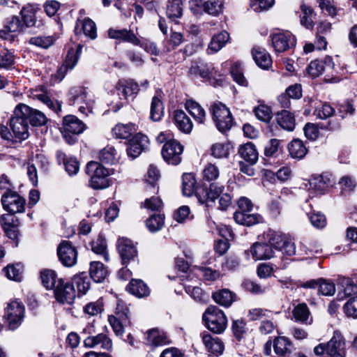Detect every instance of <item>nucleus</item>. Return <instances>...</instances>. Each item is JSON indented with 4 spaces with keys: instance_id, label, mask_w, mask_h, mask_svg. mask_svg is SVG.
I'll list each match as a JSON object with an SVG mask.
<instances>
[{
    "instance_id": "nucleus-21",
    "label": "nucleus",
    "mask_w": 357,
    "mask_h": 357,
    "mask_svg": "<svg viewBox=\"0 0 357 357\" xmlns=\"http://www.w3.org/2000/svg\"><path fill=\"white\" fill-rule=\"evenodd\" d=\"M14 213L3 214L0 217V223L7 236L13 240L17 239L19 234V220Z\"/></svg>"
},
{
    "instance_id": "nucleus-4",
    "label": "nucleus",
    "mask_w": 357,
    "mask_h": 357,
    "mask_svg": "<svg viewBox=\"0 0 357 357\" xmlns=\"http://www.w3.org/2000/svg\"><path fill=\"white\" fill-rule=\"evenodd\" d=\"M86 173L90 177V185L92 188L101 190L109 186V170L102 164L95 161L88 162Z\"/></svg>"
},
{
    "instance_id": "nucleus-59",
    "label": "nucleus",
    "mask_w": 357,
    "mask_h": 357,
    "mask_svg": "<svg viewBox=\"0 0 357 357\" xmlns=\"http://www.w3.org/2000/svg\"><path fill=\"white\" fill-rule=\"evenodd\" d=\"M223 3L219 0H209L204 3V10L211 15H218L222 12Z\"/></svg>"
},
{
    "instance_id": "nucleus-32",
    "label": "nucleus",
    "mask_w": 357,
    "mask_h": 357,
    "mask_svg": "<svg viewBox=\"0 0 357 357\" xmlns=\"http://www.w3.org/2000/svg\"><path fill=\"white\" fill-rule=\"evenodd\" d=\"M238 154L244 160L251 165L255 164L258 160V152L255 146L251 142L240 146Z\"/></svg>"
},
{
    "instance_id": "nucleus-22",
    "label": "nucleus",
    "mask_w": 357,
    "mask_h": 357,
    "mask_svg": "<svg viewBox=\"0 0 357 357\" xmlns=\"http://www.w3.org/2000/svg\"><path fill=\"white\" fill-rule=\"evenodd\" d=\"M86 128L85 124L74 115H67L63 119L62 130L63 132L79 135Z\"/></svg>"
},
{
    "instance_id": "nucleus-47",
    "label": "nucleus",
    "mask_w": 357,
    "mask_h": 357,
    "mask_svg": "<svg viewBox=\"0 0 357 357\" xmlns=\"http://www.w3.org/2000/svg\"><path fill=\"white\" fill-rule=\"evenodd\" d=\"M26 107L30 110L29 114L27 115L28 121L33 126H41L47 121L46 116L39 110L33 109L28 105Z\"/></svg>"
},
{
    "instance_id": "nucleus-64",
    "label": "nucleus",
    "mask_w": 357,
    "mask_h": 357,
    "mask_svg": "<svg viewBox=\"0 0 357 357\" xmlns=\"http://www.w3.org/2000/svg\"><path fill=\"white\" fill-rule=\"evenodd\" d=\"M185 291L197 302L206 303L208 300V296L204 294L202 289L199 287L186 286Z\"/></svg>"
},
{
    "instance_id": "nucleus-36",
    "label": "nucleus",
    "mask_w": 357,
    "mask_h": 357,
    "mask_svg": "<svg viewBox=\"0 0 357 357\" xmlns=\"http://www.w3.org/2000/svg\"><path fill=\"white\" fill-rule=\"evenodd\" d=\"M277 122L284 130L292 131L295 128L294 115L287 109H283L277 114Z\"/></svg>"
},
{
    "instance_id": "nucleus-31",
    "label": "nucleus",
    "mask_w": 357,
    "mask_h": 357,
    "mask_svg": "<svg viewBox=\"0 0 357 357\" xmlns=\"http://www.w3.org/2000/svg\"><path fill=\"white\" fill-rule=\"evenodd\" d=\"M184 0H167L166 14L169 19L176 22L183 15Z\"/></svg>"
},
{
    "instance_id": "nucleus-52",
    "label": "nucleus",
    "mask_w": 357,
    "mask_h": 357,
    "mask_svg": "<svg viewBox=\"0 0 357 357\" xmlns=\"http://www.w3.org/2000/svg\"><path fill=\"white\" fill-rule=\"evenodd\" d=\"M92 251L97 255H102L106 261H108L109 256L107 252V243L105 239L99 236L96 240L91 243Z\"/></svg>"
},
{
    "instance_id": "nucleus-6",
    "label": "nucleus",
    "mask_w": 357,
    "mask_h": 357,
    "mask_svg": "<svg viewBox=\"0 0 357 357\" xmlns=\"http://www.w3.org/2000/svg\"><path fill=\"white\" fill-rule=\"evenodd\" d=\"M203 321L205 322L206 327L214 333H222L227 324L226 315L216 306L211 305L207 307L204 312Z\"/></svg>"
},
{
    "instance_id": "nucleus-8",
    "label": "nucleus",
    "mask_w": 357,
    "mask_h": 357,
    "mask_svg": "<svg viewBox=\"0 0 357 357\" xmlns=\"http://www.w3.org/2000/svg\"><path fill=\"white\" fill-rule=\"evenodd\" d=\"M25 307L19 300H13L7 304L3 318L10 330H15L22 323Z\"/></svg>"
},
{
    "instance_id": "nucleus-37",
    "label": "nucleus",
    "mask_w": 357,
    "mask_h": 357,
    "mask_svg": "<svg viewBox=\"0 0 357 357\" xmlns=\"http://www.w3.org/2000/svg\"><path fill=\"white\" fill-rule=\"evenodd\" d=\"M212 298L216 303L229 307L235 301L236 295L229 289H223L213 293Z\"/></svg>"
},
{
    "instance_id": "nucleus-28",
    "label": "nucleus",
    "mask_w": 357,
    "mask_h": 357,
    "mask_svg": "<svg viewBox=\"0 0 357 357\" xmlns=\"http://www.w3.org/2000/svg\"><path fill=\"white\" fill-rule=\"evenodd\" d=\"M108 36L112 39L121 40L133 45L139 44V39L131 31L126 29H109L108 30Z\"/></svg>"
},
{
    "instance_id": "nucleus-25",
    "label": "nucleus",
    "mask_w": 357,
    "mask_h": 357,
    "mask_svg": "<svg viewBox=\"0 0 357 357\" xmlns=\"http://www.w3.org/2000/svg\"><path fill=\"white\" fill-rule=\"evenodd\" d=\"M333 66L332 59L326 57L324 61L314 60L311 61L306 70L312 77H317L324 71L331 69Z\"/></svg>"
},
{
    "instance_id": "nucleus-3",
    "label": "nucleus",
    "mask_w": 357,
    "mask_h": 357,
    "mask_svg": "<svg viewBox=\"0 0 357 357\" xmlns=\"http://www.w3.org/2000/svg\"><path fill=\"white\" fill-rule=\"evenodd\" d=\"M30 110L25 104H19L15 108L13 114L10 119V126L14 136L20 139L24 140L29 137V121L27 115Z\"/></svg>"
},
{
    "instance_id": "nucleus-7",
    "label": "nucleus",
    "mask_w": 357,
    "mask_h": 357,
    "mask_svg": "<svg viewBox=\"0 0 357 357\" xmlns=\"http://www.w3.org/2000/svg\"><path fill=\"white\" fill-rule=\"evenodd\" d=\"M211 112L213 119L218 130L225 132L233 125V118L229 109L222 102H215L211 105Z\"/></svg>"
},
{
    "instance_id": "nucleus-10",
    "label": "nucleus",
    "mask_w": 357,
    "mask_h": 357,
    "mask_svg": "<svg viewBox=\"0 0 357 357\" xmlns=\"http://www.w3.org/2000/svg\"><path fill=\"white\" fill-rule=\"evenodd\" d=\"M1 203L3 208L10 213L24 211L25 199L14 191L6 192L1 197Z\"/></svg>"
},
{
    "instance_id": "nucleus-54",
    "label": "nucleus",
    "mask_w": 357,
    "mask_h": 357,
    "mask_svg": "<svg viewBox=\"0 0 357 357\" xmlns=\"http://www.w3.org/2000/svg\"><path fill=\"white\" fill-rule=\"evenodd\" d=\"M314 114L317 118L324 120L332 116L335 114V109L330 104L324 102L316 107Z\"/></svg>"
},
{
    "instance_id": "nucleus-49",
    "label": "nucleus",
    "mask_w": 357,
    "mask_h": 357,
    "mask_svg": "<svg viewBox=\"0 0 357 357\" xmlns=\"http://www.w3.org/2000/svg\"><path fill=\"white\" fill-rule=\"evenodd\" d=\"M57 156L59 158L63 160L66 171L69 175H75L77 173L79 170V163L75 158H66V154L61 151L57 152Z\"/></svg>"
},
{
    "instance_id": "nucleus-2",
    "label": "nucleus",
    "mask_w": 357,
    "mask_h": 357,
    "mask_svg": "<svg viewBox=\"0 0 357 357\" xmlns=\"http://www.w3.org/2000/svg\"><path fill=\"white\" fill-rule=\"evenodd\" d=\"M314 353L321 357H346V340L340 331H335L327 343H321L314 348Z\"/></svg>"
},
{
    "instance_id": "nucleus-20",
    "label": "nucleus",
    "mask_w": 357,
    "mask_h": 357,
    "mask_svg": "<svg viewBox=\"0 0 357 357\" xmlns=\"http://www.w3.org/2000/svg\"><path fill=\"white\" fill-rule=\"evenodd\" d=\"M271 40L275 50L278 52H284L295 44L294 37L289 31L273 33Z\"/></svg>"
},
{
    "instance_id": "nucleus-26",
    "label": "nucleus",
    "mask_w": 357,
    "mask_h": 357,
    "mask_svg": "<svg viewBox=\"0 0 357 357\" xmlns=\"http://www.w3.org/2000/svg\"><path fill=\"white\" fill-rule=\"evenodd\" d=\"M86 347H100L106 350H110L112 348V342L111 339L105 334L100 333L97 335H89L84 341Z\"/></svg>"
},
{
    "instance_id": "nucleus-43",
    "label": "nucleus",
    "mask_w": 357,
    "mask_h": 357,
    "mask_svg": "<svg viewBox=\"0 0 357 357\" xmlns=\"http://www.w3.org/2000/svg\"><path fill=\"white\" fill-rule=\"evenodd\" d=\"M33 98L37 99L46 105L50 109L56 113H59L61 110V102L50 98L45 93L40 92L33 93Z\"/></svg>"
},
{
    "instance_id": "nucleus-55",
    "label": "nucleus",
    "mask_w": 357,
    "mask_h": 357,
    "mask_svg": "<svg viewBox=\"0 0 357 357\" xmlns=\"http://www.w3.org/2000/svg\"><path fill=\"white\" fill-rule=\"evenodd\" d=\"M318 292L319 294L326 296H333L335 292V284L331 280L319 278Z\"/></svg>"
},
{
    "instance_id": "nucleus-38",
    "label": "nucleus",
    "mask_w": 357,
    "mask_h": 357,
    "mask_svg": "<svg viewBox=\"0 0 357 357\" xmlns=\"http://www.w3.org/2000/svg\"><path fill=\"white\" fill-rule=\"evenodd\" d=\"M82 26V29L86 36L92 40L97 37L96 26L95 22L90 18H84L83 20H78L76 22L75 31L77 34L79 33L78 28Z\"/></svg>"
},
{
    "instance_id": "nucleus-56",
    "label": "nucleus",
    "mask_w": 357,
    "mask_h": 357,
    "mask_svg": "<svg viewBox=\"0 0 357 357\" xmlns=\"http://www.w3.org/2000/svg\"><path fill=\"white\" fill-rule=\"evenodd\" d=\"M159 177L160 173L158 169L155 166L151 165L147 172L146 182L147 183V188H153V192H155V188L158 192L157 181Z\"/></svg>"
},
{
    "instance_id": "nucleus-44",
    "label": "nucleus",
    "mask_w": 357,
    "mask_h": 357,
    "mask_svg": "<svg viewBox=\"0 0 357 357\" xmlns=\"http://www.w3.org/2000/svg\"><path fill=\"white\" fill-rule=\"evenodd\" d=\"M288 149L290 155L296 159H302L307 152L303 142L298 139L292 140Z\"/></svg>"
},
{
    "instance_id": "nucleus-42",
    "label": "nucleus",
    "mask_w": 357,
    "mask_h": 357,
    "mask_svg": "<svg viewBox=\"0 0 357 357\" xmlns=\"http://www.w3.org/2000/svg\"><path fill=\"white\" fill-rule=\"evenodd\" d=\"M229 38V36L227 31H222L220 33L215 35L208 45V50L212 53L218 52L228 42Z\"/></svg>"
},
{
    "instance_id": "nucleus-53",
    "label": "nucleus",
    "mask_w": 357,
    "mask_h": 357,
    "mask_svg": "<svg viewBox=\"0 0 357 357\" xmlns=\"http://www.w3.org/2000/svg\"><path fill=\"white\" fill-rule=\"evenodd\" d=\"M77 286V290L82 294H86L90 287V281L86 274L82 273L75 275L73 278V283Z\"/></svg>"
},
{
    "instance_id": "nucleus-50",
    "label": "nucleus",
    "mask_w": 357,
    "mask_h": 357,
    "mask_svg": "<svg viewBox=\"0 0 357 357\" xmlns=\"http://www.w3.org/2000/svg\"><path fill=\"white\" fill-rule=\"evenodd\" d=\"M196 180L192 174H184L182 176V191L185 196L190 197L195 192Z\"/></svg>"
},
{
    "instance_id": "nucleus-39",
    "label": "nucleus",
    "mask_w": 357,
    "mask_h": 357,
    "mask_svg": "<svg viewBox=\"0 0 357 357\" xmlns=\"http://www.w3.org/2000/svg\"><path fill=\"white\" fill-rule=\"evenodd\" d=\"M89 273L94 282H102L107 276L108 272L102 263L91 261L90 263Z\"/></svg>"
},
{
    "instance_id": "nucleus-40",
    "label": "nucleus",
    "mask_w": 357,
    "mask_h": 357,
    "mask_svg": "<svg viewBox=\"0 0 357 357\" xmlns=\"http://www.w3.org/2000/svg\"><path fill=\"white\" fill-rule=\"evenodd\" d=\"M234 218L236 223L245 226H252L261 221L262 218L258 214H251L249 212H235Z\"/></svg>"
},
{
    "instance_id": "nucleus-24",
    "label": "nucleus",
    "mask_w": 357,
    "mask_h": 357,
    "mask_svg": "<svg viewBox=\"0 0 357 357\" xmlns=\"http://www.w3.org/2000/svg\"><path fill=\"white\" fill-rule=\"evenodd\" d=\"M189 74L209 79L216 74L215 67L212 63H204L202 62L195 63L192 65L189 70Z\"/></svg>"
},
{
    "instance_id": "nucleus-61",
    "label": "nucleus",
    "mask_w": 357,
    "mask_h": 357,
    "mask_svg": "<svg viewBox=\"0 0 357 357\" xmlns=\"http://www.w3.org/2000/svg\"><path fill=\"white\" fill-rule=\"evenodd\" d=\"M301 23L307 29H312L313 27L312 20V10L309 6L303 4L301 6Z\"/></svg>"
},
{
    "instance_id": "nucleus-5",
    "label": "nucleus",
    "mask_w": 357,
    "mask_h": 357,
    "mask_svg": "<svg viewBox=\"0 0 357 357\" xmlns=\"http://www.w3.org/2000/svg\"><path fill=\"white\" fill-rule=\"evenodd\" d=\"M69 104L76 107L80 113L87 116L92 112L94 100L86 89L77 87L70 91Z\"/></svg>"
},
{
    "instance_id": "nucleus-14",
    "label": "nucleus",
    "mask_w": 357,
    "mask_h": 357,
    "mask_svg": "<svg viewBox=\"0 0 357 357\" xmlns=\"http://www.w3.org/2000/svg\"><path fill=\"white\" fill-rule=\"evenodd\" d=\"M269 243L273 247L281 251L286 256H293L296 253V247L293 242L289 241L284 236L276 232H271Z\"/></svg>"
},
{
    "instance_id": "nucleus-48",
    "label": "nucleus",
    "mask_w": 357,
    "mask_h": 357,
    "mask_svg": "<svg viewBox=\"0 0 357 357\" xmlns=\"http://www.w3.org/2000/svg\"><path fill=\"white\" fill-rule=\"evenodd\" d=\"M230 73L234 82L243 86H248V82L243 75L242 64L239 62L234 63L231 67Z\"/></svg>"
},
{
    "instance_id": "nucleus-41",
    "label": "nucleus",
    "mask_w": 357,
    "mask_h": 357,
    "mask_svg": "<svg viewBox=\"0 0 357 357\" xmlns=\"http://www.w3.org/2000/svg\"><path fill=\"white\" fill-rule=\"evenodd\" d=\"M185 109L199 123H204L206 119V112L202 107L194 100H188Z\"/></svg>"
},
{
    "instance_id": "nucleus-58",
    "label": "nucleus",
    "mask_w": 357,
    "mask_h": 357,
    "mask_svg": "<svg viewBox=\"0 0 357 357\" xmlns=\"http://www.w3.org/2000/svg\"><path fill=\"white\" fill-rule=\"evenodd\" d=\"M82 46L78 45L76 50L73 48L68 50L64 64L67 66L70 70L73 69L77 64L82 52Z\"/></svg>"
},
{
    "instance_id": "nucleus-11",
    "label": "nucleus",
    "mask_w": 357,
    "mask_h": 357,
    "mask_svg": "<svg viewBox=\"0 0 357 357\" xmlns=\"http://www.w3.org/2000/svg\"><path fill=\"white\" fill-rule=\"evenodd\" d=\"M54 291L56 301L63 304L71 305L76 298L73 284L65 282L63 279L58 280L57 286Z\"/></svg>"
},
{
    "instance_id": "nucleus-45",
    "label": "nucleus",
    "mask_w": 357,
    "mask_h": 357,
    "mask_svg": "<svg viewBox=\"0 0 357 357\" xmlns=\"http://www.w3.org/2000/svg\"><path fill=\"white\" fill-rule=\"evenodd\" d=\"M135 130V126L132 123H118L112 129V134L116 138L128 139Z\"/></svg>"
},
{
    "instance_id": "nucleus-51",
    "label": "nucleus",
    "mask_w": 357,
    "mask_h": 357,
    "mask_svg": "<svg viewBox=\"0 0 357 357\" xmlns=\"http://www.w3.org/2000/svg\"><path fill=\"white\" fill-rule=\"evenodd\" d=\"M163 110L161 100L158 96H154L151 104V119L154 121H160L163 115Z\"/></svg>"
},
{
    "instance_id": "nucleus-15",
    "label": "nucleus",
    "mask_w": 357,
    "mask_h": 357,
    "mask_svg": "<svg viewBox=\"0 0 357 357\" xmlns=\"http://www.w3.org/2000/svg\"><path fill=\"white\" fill-rule=\"evenodd\" d=\"M149 144L147 136L137 133L134 135L128 142L127 154L132 159L138 157Z\"/></svg>"
},
{
    "instance_id": "nucleus-27",
    "label": "nucleus",
    "mask_w": 357,
    "mask_h": 357,
    "mask_svg": "<svg viewBox=\"0 0 357 357\" xmlns=\"http://www.w3.org/2000/svg\"><path fill=\"white\" fill-rule=\"evenodd\" d=\"M292 314L296 321L306 325H311L313 321L311 312L305 303H299L294 306Z\"/></svg>"
},
{
    "instance_id": "nucleus-33",
    "label": "nucleus",
    "mask_w": 357,
    "mask_h": 357,
    "mask_svg": "<svg viewBox=\"0 0 357 357\" xmlns=\"http://www.w3.org/2000/svg\"><path fill=\"white\" fill-rule=\"evenodd\" d=\"M174 116L175 124L179 130L184 133H190L192 131V122L183 111L176 110Z\"/></svg>"
},
{
    "instance_id": "nucleus-18",
    "label": "nucleus",
    "mask_w": 357,
    "mask_h": 357,
    "mask_svg": "<svg viewBox=\"0 0 357 357\" xmlns=\"http://www.w3.org/2000/svg\"><path fill=\"white\" fill-rule=\"evenodd\" d=\"M116 246L123 264L137 257V250L130 239L123 237L119 238Z\"/></svg>"
},
{
    "instance_id": "nucleus-19",
    "label": "nucleus",
    "mask_w": 357,
    "mask_h": 357,
    "mask_svg": "<svg viewBox=\"0 0 357 357\" xmlns=\"http://www.w3.org/2000/svg\"><path fill=\"white\" fill-rule=\"evenodd\" d=\"M310 185L315 191L323 193L335 184V179L329 172L313 175L310 179Z\"/></svg>"
},
{
    "instance_id": "nucleus-62",
    "label": "nucleus",
    "mask_w": 357,
    "mask_h": 357,
    "mask_svg": "<svg viewBox=\"0 0 357 357\" xmlns=\"http://www.w3.org/2000/svg\"><path fill=\"white\" fill-rule=\"evenodd\" d=\"M211 155L216 158H227L229 154V144L216 143L211 146Z\"/></svg>"
},
{
    "instance_id": "nucleus-57",
    "label": "nucleus",
    "mask_w": 357,
    "mask_h": 357,
    "mask_svg": "<svg viewBox=\"0 0 357 357\" xmlns=\"http://www.w3.org/2000/svg\"><path fill=\"white\" fill-rule=\"evenodd\" d=\"M146 225L151 232L160 230L164 225V216L162 215H153L146 222Z\"/></svg>"
},
{
    "instance_id": "nucleus-17",
    "label": "nucleus",
    "mask_w": 357,
    "mask_h": 357,
    "mask_svg": "<svg viewBox=\"0 0 357 357\" xmlns=\"http://www.w3.org/2000/svg\"><path fill=\"white\" fill-rule=\"evenodd\" d=\"M273 245L268 243H255L245 254L249 257L250 254L255 261L268 259L273 257Z\"/></svg>"
},
{
    "instance_id": "nucleus-13",
    "label": "nucleus",
    "mask_w": 357,
    "mask_h": 357,
    "mask_svg": "<svg viewBox=\"0 0 357 357\" xmlns=\"http://www.w3.org/2000/svg\"><path fill=\"white\" fill-rule=\"evenodd\" d=\"M57 255L62 264L67 267L74 266L77 262V252L72 243L63 241L57 248Z\"/></svg>"
},
{
    "instance_id": "nucleus-12",
    "label": "nucleus",
    "mask_w": 357,
    "mask_h": 357,
    "mask_svg": "<svg viewBox=\"0 0 357 357\" xmlns=\"http://www.w3.org/2000/svg\"><path fill=\"white\" fill-rule=\"evenodd\" d=\"M115 89L121 100H133L138 94L139 85L131 79H121L115 85Z\"/></svg>"
},
{
    "instance_id": "nucleus-35",
    "label": "nucleus",
    "mask_w": 357,
    "mask_h": 357,
    "mask_svg": "<svg viewBox=\"0 0 357 357\" xmlns=\"http://www.w3.org/2000/svg\"><path fill=\"white\" fill-rule=\"evenodd\" d=\"M203 342L208 352L216 356L220 355L224 350L223 343L218 338L213 337L209 334H202Z\"/></svg>"
},
{
    "instance_id": "nucleus-1",
    "label": "nucleus",
    "mask_w": 357,
    "mask_h": 357,
    "mask_svg": "<svg viewBox=\"0 0 357 357\" xmlns=\"http://www.w3.org/2000/svg\"><path fill=\"white\" fill-rule=\"evenodd\" d=\"M223 190V185L211 183L209 188H199L196 192V197L199 203L206 204L207 207L211 206L215 199H219L218 208L225 211L231 205V197L227 193L221 195Z\"/></svg>"
},
{
    "instance_id": "nucleus-34",
    "label": "nucleus",
    "mask_w": 357,
    "mask_h": 357,
    "mask_svg": "<svg viewBox=\"0 0 357 357\" xmlns=\"http://www.w3.org/2000/svg\"><path fill=\"white\" fill-rule=\"evenodd\" d=\"M127 290L132 295L143 298L150 294V289L148 286L141 280L132 279L126 287Z\"/></svg>"
},
{
    "instance_id": "nucleus-30",
    "label": "nucleus",
    "mask_w": 357,
    "mask_h": 357,
    "mask_svg": "<svg viewBox=\"0 0 357 357\" xmlns=\"http://www.w3.org/2000/svg\"><path fill=\"white\" fill-rule=\"evenodd\" d=\"M146 344L150 346H161L169 343L168 337L162 331L153 328L146 332Z\"/></svg>"
},
{
    "instance_id": "nucleus-9",
    "label": "nucleus",
    "mask_w": 357,
    "mask_h": 357,
    "mask_svg": "<svg viewBox=\"0 0 357 357\" xmlns=\"http://www.w3.org/2000/svg\"><path fill=\"white\" fill-rule=\"evenodd\" d=\"M183 151V148L178 141L169 139L165 143L161 153L162 158L168 164L176 165L181 161Z\"/></svg>"
},
{
    "instance_id": "nucleus-23",
    "label": "nucleus",
    "mask_w": 357,
    "mask_h": 357,
    "mask_svg": "<svg viewBox=\"0 0 357 357\" xmlns=\"http://www.w3.org/2000/svg\"><path fill=\"white\" fill-rule=\"evenodd\" d=\"M37 8L31 5H28L24 7L21 11L20 15L23 20V24L26 27H40L43 25L42 20H38L36 17Z\"/></svg>"
},
{
    "instance_id": "nucleus-29",
    "label": "nucleus",
    "mask_w": 357,
    "mask_h": 357,
    "mask_svg": "<svg viewBox=\"0 0 357 357\" xmlns=\"http://www.w3.org/2000/svg\"><path fill=\"white\" fill-rule=\"evenodd\" d=\"M253 59L257 65L262 69H268L272 65L270 54L264 48L255 47L252 51Z\"/></svg>"
},
{
    "instance_id": "nucleus-60",
    "label": "nucleus",
    "mask_w": 357,
    "mask_h": 357,
    "mask_svg": "<svg viewBox=\"0 0 357 357\" xmlns=\"http://www.w3.org/2000/svg\"><path fill=\"white\" fill-rule=\"evenodd\" d=\"M116 151L113 146H107L99 153L100 160L107 164H113L116 160Z\"/></svg>"
},
{
    "instance_id": "nucleus-16",
    "label": "nucleus",
    "mask_w": 357,
    "mask_h": 357,
    "mask_svg": "<svg viewBox=\"0 0 357 357\" xmlns=\"http://www.w3.org/2000/svg\"><path fill=\"white\" fill-rule=\"evenodd\" d=\"M273 351L278 357H296V349L291 341L283 336L273 340Z\"/></svg>"
},
{
    "instance_id": "nucleus-46",
    "label": "nucleus",
    "mask_w": 357,
    "mask_h": 357,
    "mask_svg": "<svg viewBox=\"0 0 357 357\" xmlns=\"http://www.w3.org/2000/svg\"><path fill=\"white\" fill-rule=\"evenodd\" d=\"M40 278L43 285L50 289H54L58 284L56 273L53 270H43L40 273Z\"/></svg>"
},
{
    "instance_id": "nucleus-63",
    "label": "nucleus",
    "mask_w": 357,
    "mask_h": 357,
    "mask_svg": "<svg viewBox=\"0 0 357 357\" xmlns=\"http://www.w3.org/2000/svg\"><path fill=\"white\" fill-rule=\"evenodd\" d=\"M22 266L20 264L8 265L5 268L6 275L10 280L21 281L22 278Z\"/></svg>"
}]
</instances>
